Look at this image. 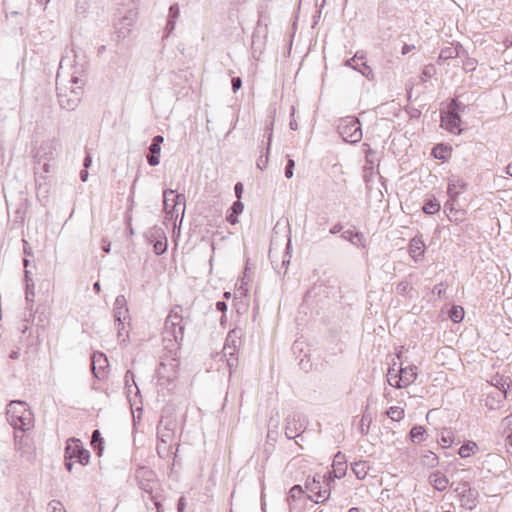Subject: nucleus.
<instances>
[{
	"mask_svg": "<svg viewBox=\"0 0 512 512\" xmlns=\"http://www.w3.org/2000/svg\"><path fill=\"white\" fill-rule=\"evenodd\" d=\"M182 309L176 306L167 316L163 331V354L170 360L178 359V352L183 341L185 326L183 325Z\"/></svg>",
	"mask_w": 512,
	"mask_h": 512,
	"instance_id": "1",
	"label": "nucleus"
},
{
	"mask_svg": "<svg viewBox=\"0 0 512 512\" xmlns=\"http://www.w3.org/2000/svg\"><path fill=\"white\" fill-rule=\"evenodd\" d=\"M7 420L13 428L32 424V412L29 405L21 400L11 401L6 409Z\"/></svg>",
	"mask_w": 512,
	"mask_h": 512,
	"instance_id": "2",
	"label": "nucleus"
},
{
	"mask_svg": "<svg viewBox=\"0 0 512 512\" xmlns=\"http://www.w3.org/2000/svg\"><path fill=\"white\" fill-rule=\"evenodd\" d=\"M65 467L69 472L73 469V460L80 463L83 466L89 464L90 452L85 449L81 441L77 438H70L66 442L65 453Z\"/></svg>",
	"mask_w": 512,
	"mask_h": 512,
	"instance_id": "3",
	"label": "nucleus"
},
{
	"mask_svg": "<svg viewBox=\"0 0 512 512\" xmlns=\"http://www.w3.org/2000/svg\"><path fill=\"white\" fill-rule=\"evenodd\" d=\"M338 133L347 143H358L362 139V128L359 119L354 116H347L340 119L337 126Z\"/></svg>",
	"mask_w": 512,
	"mask_h": 512,
	"instance_id": "4",
	"label": "nucleus"
},
{
	"mask_svg": "<svg viewBox=\"0 0 512 512\" xmlns=\"http://www.w3.org/2000/svg\"><path fill=\"white\" fill-rule=\"evenodd\" d=\"M15 449L22 457L30 460L32 454V424L14 428Z\"/></svg>",
	"mask_w": 512,
	"mask_h": 512,
	"instance_id": "5",
	"label": "nucleus"
},
{
	"mask_svg": "<svg viewBox=\"0 0 512 512\" xmlns=\"http://www.w3.org/2000/svg\"><path fill=\"white\" fill-rule=\"evenodd\" d=\"M53 88L49 86V88H44L43 96L37 97V108L39 109L38 122L47 123L52 120L53 115V97H52Z\"/></svg>",
	"mask_w": 512,
	"mask_h": 512,
	"instance_id": "6",
	"label": "nucleus"
},
{
	"mask_svg": "<svg viewBox=\"0 0 512 512\" xmlns=\"http://www.w3.org/2000/svg\"><path fill=\"white\" fill-rule=\"evenodd\" d=\"M178 359L170 360L164 356H160V363L157 369V376L159 381H165L168 384L172 383L177 378ZM159 384H163L160 382Z\"/></svg>",
	"mask_w": 512,
	"mask_h": 512,
	"instance_id": "7",
	"label": "nucleus"
},
{
	"mask_svg": "<svg viewBox=\"0 0 512 512\" xmlns=\"http://www.w3.org/2000/svg\"><path fill=\"white\" fill-rule=\"evenodd\" d=\"M164 196V211L166 213V219L172 220L176 207L179 205L183 206V212L185 211L186 198L184 194H175L172 189H167L163 193Z\"/></svg>",
	"mask_w": 512,
	"mask_h": 512,
	"instance_id": "8",
	"label": "nucleus"
},
{
	"mask_svg": "<svg viewBox=\"0 0 512 512\" xmlns=\"http://www.w3.org/2000/svg\"><path fill=\"white\" fill-rule=\"evenodd\" d=\"M109 361L107 356L100 351H96L91 356V369L94 377L99 381H104L109 372Z\"/></svg>",
	"mask_w": 512,
	"mask_h": 512,
	"instance_id": "9",
	"label": "nucleus"
},
{
	"mask_svg": "<svg viewBox=\"0 0 512 512\" xmlns=\"http://www.w3.org/2000/svg\"><path fill=\"white\" fill-rule=\"evenodd\" d=\"M325 479V476L315 475L312 480L306 481V489L313 495H309L308 498L315 503H322L326 501L330 496V489H322L321 480Z\"/></svg>",
	"mask_w": 512,
	"mask_h": 512,
	"instance_id": "10",
	"label": "nucleus"
},
{
	"mask_svg": "<svg viewBox=\"0 0 512 512\" xmlns=\"http://www.w3.org/2000/svg\"><path fill=\"white\" fill-rule=\"evenodd\" d=\"M305 429V419L301 414L294 413L286 419L285 435L288 439L298 437Z\"/></svg>",
	"mask_w": 512,
	"mask_h": 512,
	"instance_id": "11",
	"label": "nucleus"
},
{
	"mask_svg": "<svg viewBox=\"0 0 512 512\" xmlns=\"http://www.w3.org/2000/svg\"><path fill=\"white\" fill-rule=\"evenodd\" d=\"M136 20V13L129 10L115 23V33L119 39L126 38L131 32Z\"/></svg>",
	"mask_w": 512,
	"mask_h": 512,
	"instance_id": "12",
	"label": "nucleus"
},
{
	"mask_svg": "<svg viewBox=\"0 0 512 512\" xmlns=\"http://www.w3.org/2000/svg\"><path fill=\"white\" fill-rule=\"evenodd\" d=\"M80 94L81 93L76 89L70 90L69 93H63L62 91H59L57 96L60 107L67 111L75 110L80 102Z\"/></svg>",
	"mask_w": 512,
	"mask_h": 512,
	"instance_id": "13",
	"label": "nucleus"
},
{
	"mask_svg": "<svg viewBox=\"0 0 512 512\" xmlns=\"http://www.w3.org/2000/svg\"><path fill=\"white\" fill-rule=\"evenodd\" d=\"M462 120L457 113V111H448L444 114H441V125L449 132L455 133V134H461L462 129L460 128Z\"/></svg>",
	"mask_w": 512,
	"mask_h": 512,
	"instance_id": "14",
	"label": "nucleus"
},
{
	"mask_svg": "<svg viewBox=\"0 0 512 512\" xmlns=\"http://www.w3.org/2000/svg\"><path fill=\"white\" fill-rule=\"evenodd\" d=\"M332 468L333 470L331 473H329L327 478V485H329L330 482L334 480V478L340 479L345 476L347 471V461L344 454L341 452L336 453L333 459Z\"/></svg>",
	"mask_w": 512,
	"mask_h": 512,
	"instance_id": "15",
	"label": "nucleus"
},
{
	"mask_svg": "<svg viewBox=\"0 0 512 512\" xmlns=\"http://www.w3.org/2000/svg\"><path fill=\"white\" fill-rule=\"evenodd\" d=\"M164 142L162 135H156L152 138L149 146V154L147 155V162L150 166H157L160 163L161 145Z\"/></svg>",
	"mask_w": 512,
	"mask_h": 512,
	"instance_id": "16",
	"label": "nucleus"
},
{
	"mask_svg": "<svg viewBox=\"0 0 512 512\" xmlns=\"http://www.w3.org/2000/svg\"><path fill=\"white\" fill-rule=\"evenodd\" d=\"M478 492L475 489L470 488L468 485H464L460 493L461 506L465 509L472 510L477 505Z\"/></svg>",
	"mask_w": 512,
	"mask_h": 512,
	"instance_id": "17",
	"label": "nucleus"
},
{
	"mask_svg": "<svg viewBox=\"0 0 512 512\" xmlns=\"http://www.w3.org/2000/svg\"><path fill=\"white\" fill-rule=\"evenodd\" d=\"M425 253V244L421 236L413 237L409 242V255L417 263L422 261Z\"/></svg>",
	"mask_w": 512,
	"mask_h": 512,
	"instance_id": "18",
	"label": "nucleus"
},
{
	"mask_svg": "<svg viewBox=\"0 0 512 512\" xmlns=\"http://www.w3.org/2000/svg\"><path fill=\"white\" fill-rule=\"evenodd\" d=\"M494 391L489 393L485 400V405L489 409L497 408L503 400L506 398L507 391L505 389H501L500 386H493Z\"/></svg>",
	"mask_w": 512,
	"mask_h": 512,
	"instance_id": "19",
	"label": "nucleus"
},
{
	"mask_svg": "<svg viewBox=\"0 0 512 512\" xmlns=\"http://www.w3.org/2000/svg\"><path fill=\"white\" fill-rule=\"evenodd\" d=\"M170 422L165 423L163 419L160 420L157 427L158 440L163 444L172 442L174 438L173 428L170 427Z\"/></svg>",
	"mask_w": 512,
	"mask_h": 512,
	"instance_id": "20",
	"label": "nucleus"
},
{
	"mask_svg": "<svg viewBox=\"0 0 512 512\" xmlns=\"http://www.w3.org/2000/svg\"><path fill=\"white\" fill-rule=\"evenodd\" d=\"M292 249V245H291V239L289 238L288 239V242H287V245H286V248H285V253L283 255V258H282V261H281V264L278 265V263L272 258V255H271V251L269 252V257L271 259V263L273 265V268L274 270L280 274L281 273V269H284V273H286V270L290 264V259H291V255H290V251Z\"/></svg>",
	"mask_w": 512,
	"mask_h": 512,
	"instance_id": "21",
	"label": "nucleus"
},
{
	"mask_svg": "<svg viewBox=\"0 0 512 512\" xmlns=\"http://www.w3.org/2000/svg\"><path fill=\"white\" fill-rule=\"evenodd\" d=\"M397 371L400 373V381L402 384H412L417 378V367L414 365L403 367L402 364H400Z\"/></svg>",
	"mask_w": 512,
	"mask_h": 512,
	"instance_id": "22",
	"label": "nucleus"
},
{
	"mask_svg": "<svg viewBox=\"0 0 512 512\" xmlns=\"http://www.w3.org/2000/svg\"><path fill=\"white\" fill-rule=\"evenodd\" d=\"M462 51H464L463 47L459 44L444 47L440 51L438 63H440L441 61L457 58L461 55Z\"/></svg>",
	"mask_w": 512,
	"mask_h": 512,
	"instance_id": "23",
	"label": "nucleus"
},
{
	"mask_svg": "<svg viewBox=\"0 0 512 512\" xmlns=\"http://www.w3.org/2000/svg\"><path fill=\"white\" fill-rule=\"evenodd\" d=\"M244 210V204L241 202V200H236L233 202L232 206L230 207L228 214L226 215V220L231 225H235L238 223V216L243 212Z\"/></svg>",
	"mask_w": 512,
	"mask_h": 512,
	"instance_id": "24",
	"label": "nucleus"
},
{
	"mask_svg": "<svg viewBox=\"0 0 512 512\" xmlns=\"http://www.w3.org/2000/svg\"><path fill=\"white\" fill-rule=\"evenodd\" d=\"M341 238L349 241L354 246H364L365 238L361 232L345 230L341 233Z\"/></svg>",
	"mask_w": 512,
	"mask_h": 512,
	"instance_id": "25",
	"label": "nucleus"
},
{
	"mask_svg": "<svg viewBox=\"0 0 512 512\" xmlns=\"http://www.w3.org/2000/svg\"><path fill=\"white\" fill-rule=\"evenodd\" d=\"M351 469L355 476L357 477V479L363 480L368 475L370 471V466L367 461L360 460L352 463Z\"/></svg>",
	"mask_w": 512,
	"mask_h": 512,
	"instance_id": "26",
	"label": "nucleus"
},
{
	"mask_svg": "<svg viewBox=\"0 0 512 512\" xmlns=\"http://www.w3.org/2000/svg\"><path fill=\"white\" fill-rule=\"evenodd\" d=\"M429 480L433 487L438 491H444L448 487L449 481L447 477L439 472L431 474Z\"/></svg>",
	"mask_w": 512,
	"mask_h": 512,
	"instance_id": "27",
	"label": "nucleus"
},
{
	"mask_svg": "<svg viewBox=\"0 0 512 512\" xmlns=\"http://www.w3.org/2000/svg\"><path fill=\"white\" fill-rule=\"evenodd\" d=\"M466 183L463 180L457 179V180H450L448 183L447 192L450 196L451 200H454L458 194L459 189H465Z\"/></svg>",
	"mask_w": 512,
	"mask_h": 512,
	"instance_id": "28",
	"label": "nucleus"
},
{
	"mask_svg": "<svg viewBox=\"0 0 512 512\" xmlns=\"http://www.w3.org/2000/svg\"><path fill=\"white\" fill-rule=\"evenodd\" d=\"M155 482H152V481H148V482H143V481H140L139 482V486L140 488L151 495V499L154 500V504H155V507L157 509V512H162V505L159 501L156 500V498L152 495L153 493V489H154V486H155Z\"/></svg>",
	"mask_w": 512,
	"mask_h": 512,
	"instance_id": "29",
	"label": "nucleus"
},
{
	"mask_svg": "<svg viewBox=\"0 0 512 512\" xmlns=\"http://www.w3.org/2000/svg\"><path fill=\"white\" fill-rule=\"evenodd\" d=\"M422 210L427 215H434L440 210V203L435 197L429 198L425 201Z\"/></svg>",
	"mask_w": 512,
	"mask_h": 512,
	"instance_id": "30",
	"label": "nucleus"
},
{
	"mask_svg": "<svg viewBox=\"0 0 512 512\" xmlns=\"http://www.w3.org/2000/svg\"><path fill=\"white\" fill-rule=\"evenodd\" d=\"M145 237L149 242H154L166 237L164 230L161 227L153 226L146 233Z\"/></svg>",
	"mask_w": 512,
	"mask_h": 512,
	"instance_id": "31",
	"label": "nucleus"
},
{
	"mask_svg": "<svg viewBox=\"0 0 512 512\" xmlns=\"http://www.w3.org/2000/svg\"><path fill=\"white\" fill-rule=\"evenodd\" d=\"M241 335L242 332L240 329H232L229 331L225 344L231 345L233 347H239L241 343Z\"/></svg>",
	"mask_w": 512,
	"mask_h": 512,
	"instance_id": "32",
	"label": "nucleus"
},
{
	"mask_svg": "<svg viewBox=\"0 0 512 512\" xmlns=\"http://www.w3.org/2000/svg\"><path fill=\"white\" fill-rule=\"evenodd\" d=\"M269 129V135H268V144H267V152H266V155H261L258 160H257V167L260 169V170H264L266 167H267V164H268V154H269V151H270V146H271V141H272V136H273V132H272V128H268Z\"/></svg>",
	"mask_w": 512,
	"mask_h": 512,
	"instance_id": "33",
	"label": "nucleus"
},
{
	"mask_svg": "<svg viewBox=\"0 0 512 512\" xmlns=\"http://www.w3.org/2000/svg\"><path fill=\"white\" fill-rule=\"evenodd\" d=\"M451 149L444 145L438 144L433 148L432 155L439 160H446Z\"/></svg>",
	"mask_w": 512,
	"mask_h": 512,
	"instance_id": "34",
	"label": "nucleus"
},
{
	"mask_svg": "<svg viewBox=\"0 0 512 512\" xmlns=\"http://www.w3.org/2000/svg\"><path fill=\"white\" fill-rule=\"evenodd\" d=\"M91 445L97 451V454L100 456L103 451V438L101 437V433L99 430H94L91 437Z\"/></svg>",
	"mask_w": 512,
	"mask_h": 512,
	"instance_id": "35",
	"label": "nucleus"
},
{
	"mask_svg": "<svg viewBox=\"0 0 512 512\" xmlns=\"http://www.w3.org/2000/svg\"><path fill=\"white\" fill-rule=\"evenodd\" d=\"M475 449H477V444L473 441H468L459 448L458 454L461 458H468L474 453Z\"/></svg>",
	"mask_w": 512,
	"mask_h": 512,
	"instance_id": "36",
	"label": "nucleus"
},
{
	"mask_svg": "<svg viewBox=\"0 0 512 512\" xmlns=\"http://www.w3.org/2000/svg\"><path fill=\"white\" fill-rule=\"evenodd\" d=\"M436 75V67L435 65L433 64H428V65H425L422 69V72L420 74V81L422 83H425L427 82L428 80H430L432 77H434Z\"/></svg>",
	"mask_w": 512,
	"mask_h": 512,
	"instance_id": "37",
	"label": "nucleus"
},
{
	"mask_svg": "<svg viewBox=\"0 0 512 512\" xmlns=\"http://www.w3.org/2000/svg\"><path fill=\"white\" fill-rule=\"evenodd\" d=\"M425 433H426V430L423 426H414L410 430V437L413 442L420 443V442L424 441Z\"/></svg>",
	"mask_w": 512,
	"mask_h": 512,
	"instance_id": "38",
	"label": "nucleus"
},
{
	"mask_svg": "<svg viewBox=\"0 0 512 512\" xmlns=\"http://www.w3.org/2000/svg\"><path fill=\"white\" fill-rule=\"evenodd\" d=\"M464 309L461 306H452L449 310V318L454 323H460L464 319Z\"/></svg>",
	"mask_w": 512,
	"mask_h": 512,
	"instance_id": "39",
	"label": "nucleus"
},
{
	"mask_svg": "<svg viewBox=\"0 0 512 512\" xmlns=\"http://www.w3.org/2000/svg\"><path fill=\"white\" fill-rule=\"evenodd\" d=\"M303 495H304V490L302 489V487L300 485H294L290 489L289 494H288L287 501H288L289 505L291 506L293 501L301 499L303 497Z\"/></svg>",
	"mask_w": 512,
	"mask_h": 512,
	"instance_id": "40",
	"label": "nucleus"
},
{
	"mask_svg": "<svg viewBox=\"0 0 512 512\" xmlns=\"http://www.w3.org/2000/svg\"><path fill=\"white\" fill-rule=\"evenodd\" d=\"M90 9V0H76L75 11L79 16L85 17Z\"/></svg>",
	"mask_w": 512,
	"mask_h": 512,
	"instance_id": "41",
	"label": "nucleus"
},
{
	"mask_svg": "<svg viewBox=\"0 0 512 512\" xmlns=\"http://www.w3.org/2000/svg\"><path fill=\"white\" fill-rule=\"evenodd\" d=\"M397 369L398 366L396 363L388 368L386 375L388 384H392V380H395V384H400V373H398Z\"/></svg>",
	"mask_w": 512,
	"mask_h": 512,
	"instance_id": "42",
	"label": "nucleus"
},
{
	"mask_svg": "<svg viewBox=\"0 0 512 512\" xmlns=\"http://www.w3.org/2000/svg\"><path fill=\"white\" fill-rule=\"evenodd\" d=\"M386 414L393 421H400L404 416V409L398 406H392L389 408Z\"/></svg>",
	"mask_w": 512,
	"mask_h": 512,
	"instance_id": "43",
	"label": "nucleus"
},
{
	"mask_svg": "<svg viewBox=\"0 0 512 512\" xmlns=\"http://www.w3.org/2000/svg\"><path fill=\"white\" fill-rule=\"evenodd\" d=\"M152 243H153L154 253L156 255H162L167 251V247H168L167 237L157 240V241H154Z\"/></svg>",
	"mask_w": 512,
	"mask_h": 512,
	"instance_id": "44",
	"label": "nucleus"
},
{
	"mask_svg": "<svg viewBox=\"0 0 512 512\" xmlns=\"http://www.w3.org/2000/svg\"><path fill=\"white\" fill-rule=\"evenodd\" d=\"M127 318H129L128 308L114 309V319L115 322H118V326L123 325V321H125Z\"/></svg>",
	"mask_w": 512,
	"mask_h": 512,
	"instance_id": "45",
	"label": "nucleus"
},
{
	"mask_svg": "<svg viewBox=\"0 0 512 512\" xmlns=\"http://www.w3.org/2000/svg\"><path fill=\"white\" fill-rule=\"evenodd\" d=\"M48 512H66L63 504L57 500H52L48 504Z\"/></svg>",
	"mask_w": 512,
	"mask_h": 512,
	"instance_id": "46",
	"label": "nucleus"
},
{
	"mask_svg": "<svg viewBox=\"0 0 512 512\" xmlns=\"http://www.w3.org/2000/svg\"><path fill=\"white\" fill-rule=\"evenodd\" d=\"M357 71H359L367 79H373V71L371 67L366 64V62H362L361 68H357Z\"/></svg>",
	"mask_w": 512,
	"mask_h": 512,
	"instance_id": "47",
	"label": "nucleus"
},
{
	"mask_svg": "<svg viewBox=\"0 0 512 512\" xmlns=\"http://www.w3.org/2000/svg\"><path fill=\"white\" fill-rule=\"evenodd\" d=\"M299 366L305 372H308L312 369V363L307 354H305L304 357L300 359Z\"/></svg>",
	"mask_w": 512,
	"mask_h": 512,
	"instance_id": "48",
	"label": "nucleus"
},
{
	"mask_svg": "<svg viewBox=\"0 0 512 512\" xmlns=\"http://www.w3.org/2000/svg\"><path fill=\"white\" fill-rule=\"evenodd\" d=\"M476 66H477V61L474 59V58H467L464 62H463V69L466 71V72H472L476 69Z\"/></svg>",
	"mask_w": 512,
	"mask_h": 512,
	"instance_id": "49",
	"label": "nucleus"
},
{
	"mask_svg": "<svg viewBox=\"0 0 512 512\" xmlns=\"http://www.w3.org/2000/svg\"><path fill=\"white\" fill-rule=\"evenodd\" d=\"M294 167H295V161L288 157L287 164H286V167H285V177L286 178L290 179V178L293 177Z\"/></svg>",
	"mask_w": 512,
	"mask_h": 512,
	"instance_id": "50",
	"label": "nucleus"
},
{
	"mask_svg": "<svg viewBox=\"0 0 512 512\" xmlns=\"http://www.w3.org/2000/svg\"><path fill=\"white\" fill-rule=\"evenodd\" d=\"M171 447H167V444H163L159 441L157 445V453L161 458H165L169 455Z\"/></svg>",
	"mask_w": 512,
	"mask_h": 512,
	"instance_id": "51",
	"label": "nucleus"
},
{
	"mask_svg": "<svg viewBox=\"0 0 512 512\" xmlns=\"http://www.w3.org/2000/svg\"><path fill=\"white\" fill-rule=\"evenodd\" d=\"M180 15L179 5L177 3L172 4L169 7L168 18L177 20Z\"/></svg>",
	"mask_w": 512,
	"mask_h": 512,
	"instance_id": "52",
	"label": "nucleus"
},
{
	"mask_svg": "<svg viewBox=\"0 0 512 512\" xmlns=\"http://www.w3.org/2000/svg\"><path fill=\"white\" fill-rule=\"evenodd\" d=\"M466 106L461 103L460 101H458L457 99H453L450 103V107H449V111H457V113L459 112H463L465 110Z\"/></svg>",
	"mask_w": 512,
	"mask_h": 512,
	"instance_id": "53",
	"label": "nucleus"
},
{
	"mask_svg": "<svg viewBox=\"0 0 512 512\" xmlns=\"http://www.w3.org/2000/svg\"><path fill=\"white\" fill-rule=\"evenodd\" d=\"M127 307V301L124 295H118L114 302V309H124Z\"/></svg>",
	"mask_w": 512,
	"mask_h": 512,
	"instance_id": "54",
	"label": "nucleus"
},
{
	"mask_svg": "<svg viewBox=\"0 0 512 512\" xmlns=\"http://www.w3.org/2000/svg\"><path fill=\"white\" fill-rule=\"evenodd\" d=\"M139 393H140L139 386H128L127 398L129 400L131 406L134 405L132 402L131 395L133 394L136 397Z\"/></svg>",
	"mask_w": 512,
	"mask_h": 512,
	"instance_id": "55",
	"label": "nucleus"
},
{
	"mask_svg": "<svg viewBox=\"0 0 512 512\" xmlns=\"http://www.w3.org/2000/svg\"><path fill=\"white\" fill-rule=\"evenodd\" d=\"M369 424H370V420H367L366 416L364 415L361 419V426H360V432L362 435L368 434Z\"/></svg>",
	"mask_w": 512,
	"mask_h": 512,
	"instance_id": "56",
	"label": "nucleus"
},
{
	"mask_svg": "<svg viewBox=\"0 0 512 512\" xmlns=\"http://www.w3.org/2000/svg\"><path fill=\"white\" fill-rule=\"evenodd\" d=\"M356 59H361V60H363V59H364V56H363V55L359 56V55H358V53H356L353 57H351V58H349V59H347V60L345 61V66H347V67H351V68H353L354 70H357V68H358V67L353 65V63L356 61Z\"/></svg>",
	"mask_w": 512,
	"mask_h": 512,
	"instance_id": "57",
	"label": "nucleus"
},
{
	"mask_svg": "<svg viewBox=\"0 0 512 512\" xmlns=\"http://www.w3.org/2000/svg\"><path fill=\"white\" fill-rule=\"evenodd\" d=\"M242 86V80L240 77H233L231 80V88L236 93Z\"/></svg>",
	"mask_w": 512,
	"mask_h": 512,
	"instance_id": "58",
	"label": "nucleus"
},
{
	"mask_svg": "<svg viewBox=\"0 0 512 512\" xmlns=\"http://www.w3.org/2000/svg\"><path fill=\"white\" fill-rule=\"evenodd\" d=\"M238 351V347H233L231 345L225 344L223 347V354L224 356H234L235 353Z\"/></svg>",
	"mask_w": 512,
	"mask_h": 512,
	"instance_id": "59",
	"label": "nucleus"
},
{
	"mask_svg": "<svg viewBox=\"0 0 512 512\" xmlns=\"http://www.w3.org/2000/svg\"><path fill=\"white\" fill-rule=\"evenodd\" d=\"M176 21L177 20H174V19L172 20V19L168 18L166 28H165L166 36H168L170 33L173 32V30L175 29V26H176Z\"/></svg>",
	"mask_w": 512,
	"mask_h": 512,
	"instance_id": "60",
	"label": "nucleus"
},
{
	"mask_svg": "<svg viewBox=\"0 0 512 512\" xmlns=\"http://www.w3.org/2000/svg\"><path fill=\"white\" fill-rule=\"evenodd\" d=\"M176 21L177 20H174V19L172 20V19L168 18L166 28H165L166 36H168L170 33L173 32V30L175 29V26H176Z\"/></svg>",
	"mask_w": 512,
	"mask_h": 512,
	"instance_id": "61",
	"label": "nucleus"
},
{
	"mask_svg": "<svg viewBox=\"0 0 512 512\" xmlns=\"http://www.w3.org/2000/svg\"><path fill=\"white\" fill-rule=\"evenodd\" d=\"M243 190H244L243 184L241 182H237L234 186V192L237 197V200L241 199Z\"/></svg>",
	"mask_w": 512,
	"mask_h": 512,
	"instance_id": "62",
	"label": "nucleus"
},
{
	"mask_svg": "<svg viewBox=\"0 0 512 512\" xmlns=\"http://www.w3.org/2000/svg\"><path fill=\"white\" fill-rule=\"evenodd\" d=\"M444 292H445V287H444L443 283H439V284L435 285L433 288V294H435L439 297H441Z\"/></svg>",
	"mask_w": 512,
	"mask_h": 512,
	"instance_id": "63",
	"label": "nucleus"
},
{
	"mask_svg": "<svg viewBox=\"0 0 512 512\" xmlns=\"http://www.w3.org/2000/svg\"><path fill=\"white\" fill-rule=\"evenodd\" d=\"M507 451L512 455V432L506 438Z\"/></svg>",
	"mask_w": 512,
	"mask_h": 512,
	"instance_id": "64",
	"label": "nucleus"
}]
</instances>
